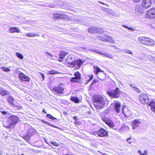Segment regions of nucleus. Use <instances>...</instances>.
Segmentation results:
<instances>
[{
  "mask_svg": "<svg viewBox=\"0 0 155 155\" xmlns=\"http://www.w3.org/2000/svg\"><path fill=\"white\" fill-rule=\"evenodd\" d=\"M101 54L104 57H107L111 59H112L113 58V56L111 54L104 51H102Z\"/></svg>",
  "mask_w": 155,
  "mask_h": 155,
  "instance_id": "nucleus-22",
  "label": "nucleus"
},
{
  "mask_svg": "<svg viewBox=\"0 0 155 155\" xmlns=\"http://www.w3.org/2000/svg\"><path fill=\"white\" fill-rule=\"evenodd\" d=\"M7 91L4 89H1L0 90V94L2 96H4L7 94Z\"/></svg>",
  "mask_w": 155,
  "mask_h": 155,
  "instance_id": "nucleus-33",
  "label": "nucleus"
},
{
  "mask_svg": "<svg viewBox=\"0 0 155 155\" xmlns=\"http://www.w3.org/2000/svg\"><path fill=\"white\" fill-rule=\"evenodd\" d=\"M90 81H89V79L87 80V83H89Z\"/></svg>",
  "mask_w": 155,
  "mask_h": 155,
  "instance_id": "nucleus-60",
  "label": "nucleus"
},
{
  "mask_svg": "<svg viewBox=\"0 0 155 155\" xmlns=\"http://www.w3.org/2000/svg\"><path fill=\"white\" fill-rule=\"evenodd\" d=\"M51 125H52V126H53V125L51 124Z\"/></svg>",
  "mask_w": 155,
  "mask_h": 155,
  "instance_id": "nucleus-62",
  "label": "nucleus"
},
{
  "mask_svg": "<svg viewBox=\"0 0 155 155\" xmlns=\"http://www.w3.org/2000/svg\"><path fill=\"white\" fill-rule=\"evenodd\" d=\"M22 107L21 106H18V108L19 110H20L22 108Z\"/></svg>",
  "mask_w": 155,
  "mask_h": 155,
  "instance_id": "nucleus-53",
  "label": "nucleus"
},
{
  "mask_svg": "<svg viewBox=\"0 0 155 155\" xmlns=\"http://www.w3.org/2000/svg\"><path fill=\"white\" fill-rule=\"evenodd\" d=\"M135 10L136 13L138 15H140L143 13V9L140 6L137 5L135 8Z\"/></svg>",
  "mask_w": 155,
  "mask_h": 155,
  "instance_id": "nucleus-17",
  "label": "nucleus"
},
{
  "mask_svg": "<svg viewBox=\"0 0 155 155\" xmlns=\"http://www.w3.org/2000/svg\"><path fill=\"white\" fill-rule=\"evenodd\" d=\"M50 143L53 145L55 146H59V143H57L56 142H51Z\"/></svg>",
  "mask_w": 155,
  "mask_h": 155,
  "instance_id": "nucleus-40",
  "label": "nucleus"
},
{
  "mask_svg": "<svg viewBox=\"0 0 155 155\" xmlns=\"http://www.w3.org/2000/svg\"><path fill=\"white\" fill-rule=\"evenodd\" d=\"M1 68L3 71H5L8 72L10 71V69L8 68L2 67Z\"/></svg>",
  "mask_w": 155,
  "mask_h": 155,
  "instance_id": "nucleus-37",
  "label": "nucleus"
},
{
  "mask_svg": "<svg viewBox=\"0 0 155 155\" xmlns=\"http://www.w3.org/2000/svg\"><path fill=\"white\" fill-rule=\"evenodd\" d=\"M20 30L19 28L18 27H12L9 30V31L11 33H17L20 32Z\"/></svg>",
  "mask_w": 155,
  "mask_h": 155,
  "instance_id": "nucleus-20",
  "label": "nucleus"
},
{
  "mask_svg": "<svg viewBox=\"0 0 155 155\" xmlns=\"http://www.w3.org/2000/svg\"><path fill=\"white\" fill-rule=\"evenodd\" d=\"M39 74H40V75L41 76L42 78L43 79V80H44L45 79V76H44V74L42 73L41 72H39Z\"/></svg>",
  "mask_w": 155,
  "mask_h": 155,
  "instance_id": "nucleus-42",
  "label": "nucleus"
},
{
  "mask_svg": "<svg viewBox=\"0 0 155 155\" xmlns=\"http://www.w3.org/2000/svg\"><path fill=\"white\" fill-rule=\"evenodd\" d=\"M102 119L105 123L110 127L113 128L114 127L115 125L113 121L110 119L104 117H102Z\"/></svg>",
  "mask_w": 155,
  "mask_h": 155,
  "instance_id": "nucleus-12",
  "label": "nucleus"
},
{
  "mask_svg": "<svg viewBox=\"0 0 155 155\" xmlns=\"http://www.w3.org/2000/svg\"><path fill=\"white\" fill-rule=\"evenodd\" d=\"M46 55H47L48 56L50 57H53V55H52V54L51 53H50L48 52H47L46 53Z\"/></svg>",
  "mask_w": 155,
  "mask_h": 155,
  "instance_id": "nucleus-44",
  "label": "nucleus"
},
{
  "mask_svg": "<svg viewBox=\"0 0 155 155\" xmlns=\"http://www.w3.org/2000/svg\"><path fill=\"white\" fill-rule=\"evenodd\" d=\"M147 151L146 150H145L144 152L143 153H142V155H147Z\"/></svg>",
  "mask_w": 155,
  "mask_h": 155,
  "instance_id": "nucleus-47",
  "label": "nucleus"
},
{
  "mask_svg": "<svg viewBox=\"0 0 155 155\" xmlns=\"http://www.w3.org/2000/svg\"><path fill=\"white\" fill-rule=\"evenodd\" d=\"M7 100L8 102L10 104H13V101L14 100V99L12 97H8L7 98Z\"/></svg>",
  "mask_w": 155,
  "mask_h": 155,
  "instance_id": "nucleus-31",
  "label": "nucleus"
},
{
  "mask_svg": "<svg viewBox=\"0 0 155 155\" xmlns=\"http://www.w3.org/2000/svg\"><path fill=\"white\" fill-rule=\"evenodd\" d=\"M88 31L90 33H96L97 32H102L103 30L95 27H91L88 29Z\"/></svg>",
  "mask_w": 155,
  "mask_h": 155,
  "instance_id": "nucleus-13",
  "label": "nucleus"
},
{
  "mask_svg": "<svg viewBox=\"0 0 155 155\" xmlns=\"http://www.w3.org/2000/svg\"><path fill=\"white\" fill-rule=\"evenodd\" d=\"M46 117L49 118L51 119L52 120H57V119L54 117H53V116H52L51 114H48L46 115Z\"/></svg>",
  "mask_w": 155,
  "mask_h": 155,
  "instance_id": "nucleus-34",
  "label": "nucleus"
},
{
  "mask_svg": "<svg viewBox=\"0 0 155 155\" xmlns=\"http://www.w3.org/2000/svg\"><path fill=\"white\" fill-rule=\"evenodd\" d=\"M97 37L99 39L103 41H106L113 44L115 43V41L112 37L104 34H100Z\"/></svg>",
  "mask_w": 155,
  "mask_h": 155,
  "instance_id": "nucleus-4",
  "label": "nucleus"
},
{
  "mask_svg": "<svg viewBox=\"0 0 155 155\" xmlns=\"http://www.w3.org/2000/svg\"><path fill=\"white\" fill-rule=\"evenodd\" d=\"M149 106L150 107L151 110L155 113V102L152 101L149 104Z\"/></svg>",
  "mask_w": 155,
  "mask_h": 155,
  "instance_id": "nucleus-26",
  "label": "nucleus"
},
{
  "mask_svg": "<svg viewBox=\"0 0 155 155\" xmlns=\"http://www.w3.org/2000/svg\"><path fill=\"white\" fill-rule=\"evenodd\" d=\"M43 112L45 113V114H47V112L44 109H43Z\"/></svg>",
  "mask_w": 155,
  "mask_h": 155,
  "instance_id": "nucleus-55",
  "label": "nucleus"
},
{
  "mask_svg": "<svg viewBox=\"0 0 155 155\" xmlns=\"http://www.w3.org/2000/svg\"><path fill=\"white\" fill-rule=\"evenodd\" d=\"M30 137L28 136V135L27 134L24 137V138L26 141H27L29 140Z\"/></svg>",
  "mask_w": 155,
  "mask_h": 155,
  "instance_id": "nucleus-39",
  "label": "nucleus"
},
{
  "mask_svg": "<svg viewBox=\"0 0 155 155\" xmlns=\"http://www.w3.org/2000/svg\"><path fill=\"white\" fill-rule=\"evenodd\" d=\"M71 100L76 103H78L79 102V100L77 97H71Z\"/></svg>",
  "mask_w": 155,
  "mask_h": 155,
  "instance_id": "nucleus-32",
  "label": "nucleus"
},
{
  "mask_svg": "<svg viewBox=\"0 0 155 155\" xmlns=\"http://www.w3.org/2000/svg\"><path fill=\"white\" fill-rule=\"evenodd\" d=\"M107 100L105 97L101 95H96L93 97L94 106L97 109H102L106 106Z\"/></svg>",
  "mask_w": 155,
  "mask_h": 155,
  "instance_id": "nucleus-1",
  "label": "nucleus"
},
{
  "mask_svg": "<svg viewBox=\"0 0 155 155\" xmlns=\"http://www.w3.org/2000/svg\"><path fill=\"white\" fill-rule=\"evenodd\" d=\"M67 15L62 13H55L53 14V17L55 19H58L59 18L65 19Z\"/></svg>",
  "mask_w": 155,
  "mask_h": 155,
  "instance_id": "nucleus-9",
  "label": "nucleus"
},
{
  "mask_svg": "<svg viewBox=\"0 0 155 155\" xmlns=\"http://www.w3.org/2000/svg\"><path fill=\"white\" fill-rule=\"evenodd\" d=\"M45 142H46V143L48 144V145L49 146H51V145L46 140H45Z\"/></svg>",
  "mask_w": 155,
  "mask_h": 155,
  "instance_id": "nucleus-52",
  "label": "nucleus"
},
{
  "mask_svg": "<svg viewBox=\"0 0 155 155\" xmlns=\"http://www.w3.org/2000/svg\"><path fill=\"white\" fill-rule=\"evenodd\" d=\"M19 78L21 81H28L30 80V78L26 75L23 73H20L18 75Z\"/></svg>",
  "mask_w": 155,
  "mask_h": 155,
  "instance_id": "nucleus-14",
  "label": "nucleus"
},
{
  "mask_svg": "<svg viewBox=\"0 0 155 155\" xmlns=\"http://www.w3.org/2000/svg\"><path fill=\"white\" fill-rule=\"evenodd\" d=\"M124 52H125V53H128V54H133V52L131 51L130 50H128V49L125 50H124Z\"/></svg>",
  "mask_w": 155,
  "mask_h": 155,
  "instance_id": "nucleus-41",
  "label": "nucleus"
},
{
  "mask_svg": "<svg viewBox=\"0 0 155 155\" xmlns=\"http://www.w3.org/2000/svg\"><path fill=\"white\" fill-rule=\"evenodd\" d=\"M91 50L101 54L102 52V51H101L97 49H92Z\"/></svg>",
  "mask_w": 155,
  "mask_h": 155,
  "instance_id": "nucleus-38",
  "label": "nucleus"
},
{
  "mask_svg": "<svg viewBox=\"0 0 155 155\" xmlns=\"http://www.w3.org/2000/svg\"><path fill=\"white\" fill-rule=\"evenodd\" d=\"M48 74H56L58 73V72L57 71L54 70H52L50 71H49L48 72Z\"/></svg>",
  "mask_w": 155,
  "mask_h": 155,
  "instance_id": "nucleus-36",
  "label": "nucleus"
},
{
  "mask_svg": "<svg viewBox=\"0 0 155 155\" xmlns=\"http://www.w3.org/2000/svg\"><path fill=\"white\" fill-rule=\"evenodd\" d=\"M79 80L77 79L75 77H72L71 80V81L72 82H79Z\"/></svg>",
  "mask_w": 155,
  "mask_h": 155,
  "instance_id": "nucleus-35",
  "label": "nucleus"
},
{
  "mask_svg": "<svg viewBox=\"0 0 155 155\" xmlns=\"http://www.w3.org/2000/svg\"><path fill=\"white\" fill-rule=\"evenodd\" d=\"M94 71L95 72L96 74L97 75V78L100 80H103V78H101V77H100L99 75L100 74H98L100 72H103L104 71L101 70V69L98 67H94Z\"/></svg>",
  "mask_w": 155,
  "mask_h": 155,
  "instance_id": "nucleus-18",
  "label": "nucleus"
},
{
  "mask_svg": "<svg viewBox=\"0 0 155 155\" xmlns=\"http://www.w3.org/2000/svg\"><path fill=\"white\" fill-rule=\"evenodd\" d=\"M146 15L149 18L153 19L155 18V8H152L148 11Z\"/></svg>",
  "mask_w": 155,
  "mask_h": 155,
  "instance_id": "nucleus-10",
  "label": "nucleus"
},
{
  "mask_svg": "<svg viewBox=\"0 0 155 155\" xmlns=\"http://www.w3.org/2000/svg\"><path fill=\"white\" fill-rule=\"evenodd\" d=\"M8 119L9 121H10V124L12 126L16 124L19 120L18 117L15 115H12L8 117Z\"/></svg>",
  "mask_w": 155,
  "mask_h": 155,
  "instance_id": "nucleus-8",
  "label": "nucleus"
},
{
  "mask_svg": "<svg viewBox=\"0 0 155 155\" xmlns=\"http://www.w3.org/2000/svg\"><path fill=\"white\" fill-rule=\"evenodd\" d=\"M10 123V121H9V119H8V120L3 122V125L5 127L7 128H10L12 126Z\"/></svg>",
  "mask_w": 155,
  "mask_h": 155,
  "instance_id": "nucleus-23",
  "label": "nucleus"
},
{
  "mask_svg": "<svg viewBox=\"0 0 155 155\" xmlns=\"http://www.w3.org/2000/svg\"><path fill=\"white\" fill-rule=\"evenodd\" d=\"M108 134L107 132L102 128H101L97 131L93 133L94 135L97 134L99 137H105L108 135Z\"/></svg>",
  "mask_w": 155,
  "mask_h": 155,
  "instance_id": "nucleus-7",
  "label": "nucleus"
},
{
  "mask_svg": "<svg viewBox=\"0 0 155 155\" xmlns=\"http://www.w3.org/2000/svg\"><path fill=\"white\" fill-rule=\"evenodd\" d=\"M134 2H140L141 0H132Z\"/></svg>",
  "mask_w": 155,
  "mask_h": 155,
  "instance_id": "nucleus-49",
  "label": "nucleus"
},
{
  "mask_svg": "<svg viewBox=\"0 0 155 155\" xmlns=\"http://www.w3.org/2000/svg\"><path fill=\"white\" fill-rule=\"evenodd\" d=\"M141 5L143 7L148 8L151 6V0H143L142 2Z\"/></svg>",
  "mask_w": 155,
  "mask_h": 155,
  "instance_id": "nucleus-11",
  "label": "nucleus"
},
{
  "mask_svg": "<svg viewBox=\"0 0 155 155\" xmlns=\"http://www.w3.org/2000/svg\"><path fill=\"white\" fill-rule=\"evenodd\" d=\"M68 54V53L64 50H61L59 53L60 58L63 59L64 57Z\"/></svg>",
  "mask_w": 155,
  "mask_h": 155,
  "instance_id": "nucleus-24",
  "label": "nucleus"
},
{
  "mask_svg": "<svg viewBox=\"0 0 155 155\" xmlns=\"http://www.w3.org/2000/svg\"><path fill=\"white\" fill-rule=\"evenodd\" d=\"M74 76H75V77L77 79L80 80L81 79V74L78 71H77L75 72L74 74Z\"/></svg>",
  "mask_w": 155,
  "mask_h": 155,
  "instance_id": "nucleus-29",
  "label": "nucleus"
},
{
  "mask_svg": "<svg viewBox=\"0 0 155 155\" xmlns=\"http://www.w3.org/2000/svg\"><path fill=\"white\" fill-rule=\"evenodd\" d=\"M111 46L113 47V48H117V47L115 45H112Z\"/></svg>",
  "mask_w": 155,
  "mask_h": 155,
  "instance_id": "nucleus-56",
  "label": "nucleus"
},
{
  "mask_svg": "<svg viewBox=\"0 0 155 155\" xmlns=\"http://www.w3.org/2000/svg\"><path fill=\"white\" fill-rule=\"evenodd\" d=\"M80 23V22H79V21H77V23Z\"/></svg>",
  "mask_w": 155,
  "mask_h": 155,
  "instance_id": "nucleus-61",
  "label": "nucleus"
},
{
  "mask_svg": "<svg viewBox=\"0 0 155 155\" xmlns=\"http://www.w3.org/2000/svg\"><path fill=\"white\" fill-rule=\"evenodd\" d=\"M2 112L4 115L6 114L7 113V112L5 111H2Z\"/></svg>",
  "mask_w": 155,
  "mask_h": 155,
  "instance_id": "nucleus-50",
  "label": "nucleus"
},
{
  "mask_svg": "<svg viewBox=\"0 0 155 155\" xmlns=\"http://www.w3.org/2000/svg\"><path fill=\"white\" fill-rule=\"evenodd\" d=\"M131 139V138L130 137L129 138L127 139L126 140V141L128 142L130 144L131 143V142L129 140L130 139Z\"/></svg>",
  "mask_w": 155,
  "mask_h": 155,
  "instance_id": "nucleus-45",
  "label": "nucleus"
},
{
  "mask_svg": "<svg viewBox=\"0 0 155 155\" xmlns=\"http://www.w3.org/2000/svg\"><path fill=\"white\" fill-rule=\"evenodd\" d=\"M139 99L141 102L143 104H147L149 103V97L145 94H140L139 96Z\"/></svg>",
  "mask_w": 155,
  "mask_h": 155,
  "instance_id": "nucleus-6",
  "label": "nucleus"
},
{
  "mask_svg": "<svg viewBox=\"0 0 155 155\" xmlns=\"http://www.w3.org/2000/svg\"><path fill=\"white\" fill-rule=\"evenodd\" d=\"M54 5H50L49 6V7L51 8L54 7Z\"/></svg>",
  "mask_w": 155,
  "mask_h": 155,
  "instance_id": "nucleus-58",
  "label": "nucleus"
},
{
  "mask_svg": "<svg viewBox=\"0 0 155 155\" xmlns=\"http://www.w3.org/2000/svg\"><path fill=\"white\" fill-rule=\"evenodd\" d=\"M107 94L110 97L113 98H117L119 97L121 94V91L117 87L112 91H107Z\"/></svg>",
  "mask_w": 155,
  "mask_h": 155,
  "instance_id": "nucleus-5",
  "label": "nucleus"
},
{
  "mask_svg": "<svg viewBox=\"0 0 155 155\" xmlns=\"http://www.w3.org/2000/svg\"><path fill=\"white\" fill-rule=\"evenodd\" d=\"M99 2L100 3H101L102 4H103V5H105V4L104 3V2H101V1H99Z\"/></svg>",
  "mask_w": 155,
  "mask_h": 155,
  "instance_id": "nucleus-54",
  "label": "nucleus"
},
{
  "mask_svg": "<svg viewBox=\"0 0 155 155\" xmlns=\"http://www.w3.org/2000/svg\"><path fill=\"white\" fill-rule=\"evenodd\" d=\"M35 132V130L33 129H31L28 131L27 134L28 135V136H30L31 137L32 135H34Z\"/></svg>",
  "mask_w": 155,
  "mask_h": 155,
  "instance_id": "nucleus-28",
  "label": "nucleus"
},
{
  "mask_svg": "<svg viewBox=\"0 0 155 155\" xmlns=\"http://www.w3.org/2000/svg\"><path fill=\"white\" fill-rule=\"evenodd\" d=\"M21 155H24V154H21Z\"/></svg>",
  "mask_w": 155,
  "mask_h": 155,
  "instance_id": "nucleus-63",
  "label": "nucleus"
},
{
  "mask_svg": "<svg viewBox=\"0 0 155 155\" xmlns=\"http://www.w3.org/2000/svg\"><path fill=\"white\" fill-rule=\"evenodd\" d=\"M59 61H60V62H61L62 61V59H59L58 60Z\"/></svg>",
  "mask_w": 155,
  "mask_h": 155,
  "instance_id": "nucleus-59",
  "label": "nucleus"
},
{
  "mask_svg": "<svg viewBox=\"0 0 155 155\" xmlns=\"http://www.w3.org/2000/svg\"><path fill=\"white\" fill-rule=\"evenodd\" d=\"M120 104L118 102H115L114 105V108L115 110L117 113H118L120 112Z\"/></svg>",
  "mask_w": 155,
  "mask_h": 155,
  "instance_id": "nucleus-25",
  "label": "nucleus"
},
{
  "mask_svg": "<svg viewBox=\"0 0 155 155\" xmlns=\"http://www.w3.org/2000/svg\"><path fill=\"white\" fill-rule=\"evenodd\" d=\"M139 42L144 45L153 46L155 45V41L152 39L147 37H140L138 38Z\"/></svg>",
  "mask_w": 155,
  "mask_h": 155,
  "instance_id": "nucleus-2",
  "label": "nucleus"
},
{
  "mask_svg": "<svg viewBox=\"0 0 155 155\" xmlns=\"http://www.w3.org/2000/svg\"><path fill=\"white\" fill-rule=\"evenodd\" d=\"M96 81H93V82H92V83H91V85H92Z\"/></svg>",
  "mask_w": 155,
  "mask_h": 155,
  "instance_id": "nucleus-57",
  "label": "nucleus"
},
{
  "mask_svg": "<svg viewBox=\"0 0 155 155\" xmlns=\"http://www.w3.org/2000/svg\"><path fill=\"white\" fill-rule=\"evenodd\" d=\"M16 56L19 59H22L24 58L23 55L20 53L17 52L16 53Z\"/></svg>",
  "mask_w": 155,
  "mask_h": 155,
  "instance_id": "nucleus-30",
  "label": "nucleus"
},
{
  "mask_svg": "<svg viewBox=\"0 0 155 155\" xmlns=\"http://www.w3.org/2000/svg\"><path fill=\"white\" fill-rule=\"evenodd\" d=\"M53 90L58 94H61L63 93L64 89L60 87H56L53 88Z\"/></svg>",
  "mask_w": 155,
  "mask_h": 155,
  "instance_id": "nucleus-19",
  "label": "nucleus"
},
{
  "mask_svg": "<svg viewBox=\"0 0 155 155\" xmlns=\"http://www.w3.org/2000/svg\"><path fill=\"white\" fill-rule=\"evenodd\" d=\"M134 90H135L138 93L140 92V90H139L138 88L136 87H134Z\"/></svg>",
  "mask_w": 155,
  "mask_h": 155,
  "instance_id": "nucleus-43",
  "label": "nucleus"
},
{
  "mask_svg": "<svg viewBox=\"0 0 155 155\" xmlns=\"http://www.w3.org/2000/svg\"><path fill=\"white\" fill-rule=\"evenodd\" d=\"M122 112L124 116L127 117L131 115V113L128 108L126 107H124L122 109Z\"/></svg>",
  "mask_w": 155,
  "mask_h": 155,
  "instance_id": "nucleus-16",
  "label": "nucleus"
},
{
  "mask_svg": "<svg viewBox=\"0 0 155 155\" xmlns=\"http://www.w3.org/2000/svg\"><path fill=\"white\" fill-rule=\"evenodd\" d=\"M93 75H91L90 76L89 78V81H91L93 79Z\"/></svg>",
  "mask_w": 155,
  "mask_h": 155,
  "instance_id": "nucleus-48",
  "label": "nucleus"
},
{
  "mask_svg": "<svg viewBox=\"0 0 155 155\" xmlns=\"http://www.w3.org/2000/svg\"><path fill=\"white\" fill-rule=\"evenodd\" d=\"M74 58V55L72 54H70L68 56L66 59V61L68 63L67 65V66H68L69 64L72 62V61H73Z\"/></svg>",
  "mask_w": 155,
  "mask_h": 155,
  "instance_id": "nucleus-21",
  "label": "nucleus"
},
{
  "mask_svg": "<svg viewBox=\"0 0 155 155\" xmlns=\"http://www.w3.org/2000/svg\"><path fill=\"white\" fill-rule=\"evenodd\" d=\"M84 61L81 59H77L69 64L68 67L74 68L76 69H79L81 67Z\"/></svg>",
  "mask_w": 155,
  "mask_h": 155,
  "instance_id": "nucleus-3",
  "label": "nucleus"
},
{
  "mask_svg": "<svg viewBox=\"0 0 155 155\" xmlns=\"http://www.w3.org/2000/svg\"><path fill=\"white\" fill-rule=\"evenodd\" d=\"M123 26L125 27V28H127V29H129V30H131L132 29V28H129L126 25H123Z\"/></svg>",
  "mask_w": 155,
  "mask_h": 155,
  "instance_id": "nucleus-46",
  "label": "nucleus"
},
{
  "mask_svg": "<svg viewBox=\"0 0 155 155\" xmlns=\"http://www.w3.org/2000/svg\"><path fill=\"white\" fill-rule=\"evenodd\" d=\"M141 124V122L139 119L134 120L132 123V129H134L136 127H138Z\"/></svg>",
  "mask_w": 155,
  "mask_h": 155,
  "instance_id": "nucleus-15",
  "label": "nucleus"
},
{
  "mask_svg": "<svg viewBox=\"0 0 155 155\" xmlns=\"http://www.w3.org/2000/svg\"><path fill=\"white\" fill-rule=\"evenodd\" d=\"M26 36L27 37H33L36 36H39V35L38 34H36L34 33L29 32L26 33L25 34Z\"/></svg>",
  "mask_w": 155,
  "mask_h": 155,
  "instance_id": "nucleus-27",
  "label": "nucleus"
},
{
  "mask_svg": "<svg viewBox=\"0 0 155 155\" xmlns=\"http://www.w3.org/2000/svg\"><path fill=\"white\" fill-rule=\"evenodd\" d=\"M138 152L140 155H142V153L141 152L140 150H139Z\"/></svg>",
  "mask_w": 155,
  "mask_h": 155,
  "instance_id": "nucleus-51",
  "label": "nucleus"
}]
</instances>
